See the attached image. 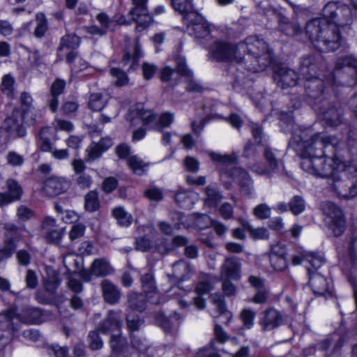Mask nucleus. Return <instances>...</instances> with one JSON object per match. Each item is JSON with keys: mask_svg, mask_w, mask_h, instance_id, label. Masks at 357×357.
Masks as SVG:
<instances>
[{"mask_svg": "<svg viewBox=\"0 0 357 357\" xmlns=\"http://www.w3.org/2000/svg\"><path fill=\"white\" fill-rule=\"evenodd\" d=\"M231 176L233 179L239 183L241 191L247 195H250L253 191L252 183L247 172L240 167H235L232 169L231 174L225 173L222 174V178Z\"/></svg>", "mask_w": 357, "mask_h": 357, "instance_id": "dca6fc26", "label": "nucleus"}, {"mask_svg": "<svg viewBox=\"0 0 357 357\" xmlns=\"http://www.w3.org/2000/svg\"><path fill=\"white\" fill-rule=\"evenodd\" d=\"M240 318L243 322V326L249 329L254 324L255 312L249 308L243 309L240 314Z\"/></svg>", "mask_w": 357, "mask_h": 357, "instance_id": "5fc2aeb1", "label": "nucleus"}, {"mask_svg": "<svg viewBox=\"0 0 357 357\" xmlns=\"http://www.w3.org/2000/svg\"><path fill=\"white\" fill-rule=\"evenodd\" d=\"M243 226L254 238H266L268 237V231L265 227L254 228L245 220H239Z\"/></svg>", "mask_w": 357, "mask_h": 357, "instance_id": "a19ab883", "label": "nucleus"}, {"mask_svg": "<svg viewBox=\"0 0 357 357\" xmlns=\"http://www.w3.org/2000/svg\"><path fill=\"white\" fill-rule=\"evenodd\" d=\"M48 353L52 357H66L68 349L59 345H52L48 348Z\"/></svg>", "mask_w": 357, "mask_h": 357, "instance_id": "338daca9", "label": "nucleus"}, {"mask_svg": "<svg viewBox=\"0 0 357 357\" xmlns=\"http://www.w3.org/2000/svg\"><path fill=\"white\" fill-rule=\"evenodd\" d=\"M336 69L350 68L353 75L357 78V58L352 55L340 57L335 63Z\"/></svg>", "mask_w": 357, "mask_h": 357, "instance_id": "7c9ffc66", "label": "nucleus"}, {"mask_svg": "<svg viewBox=\"0 0 357 357\" xmlns=\"http://www.w3.org/2000/svg\"><path fill=\"white\" fill-rule=\"evenodd\" d=\"M134 7L129 11V15L137 23L138 31L146 28L151 22L152 17L147 10L148 0H132Z\"/></svg>", "mask_w": 357, "mask_h": 357, "instance_id": "9d476101", "label": "nucleus"}, {"mask_svg": "<svg viewBox=\"0 0 357 357\" xmlns=\"http://www.w3.org/2000/svg\"><path fill=\"white\" fill-rule=\"evenodd\" d=\"M289 206L291 212L296 215L304 211L305 205L301 197L295 196L289 202Z\"/></svg>", "mask_w": 357, "mask_h": 357, "instance_id": "6e6d98bb", "label": "nucleus"}, {"mask_svg": "<svg viewBox=\"0 0 357 357\" xmlns=\"http://www.w3.org/2000/svg\"><path fill=\"white\" fill-rule=\"evenodd\" d=\"M7 192L6 193L13 199L17 201L20 199L23 190L20 183L13 178H8L6 181Z\"/></svg>", "mask_w": 357, "mask_h": 357, "instance_id": "f704fd0d", "label": "nucleus"}, {"mask_svg": "<svg viewBox=\"0 0 357 357\" xmlns=\"http://www.w3.org/2000/svg\"><path fill=\"white\" fill-rule=\"evenodd\" d=\"M142 288L144 293L149 294H155L157 287L154 275L152 273L144 274L141 278Z\"/></svg>", "mask_w": 357, "mask_h": 357, "instance_id": "c9c22d12", "label": "nucleus"}, {"mask_svg": "<svg viewBox=\"0 0 357 357\" xmlns=\"http://www.w3.org/2000/svg\"><path fill=\"white\" fill-rule=\"evenodd\" d=\"M80 44V38L74 34H68L61 38L58 51L75 50Z\"/></svg>", "mask_w": 357, "mask_h": 357, "instance_id": "2f4dec72", "label": "nucleus"}, {"mask_svg": "<svg viewBox=\"0 0 357 357\" xmlns=\"http://www.w3.org/2000/svg\"><path fill=\"white\" fill-rule=\"evenodd\" d=\"M241 264L236 257H226L220 268L222 278L238 280L241 277Z\"/></svg>", "mask_w": 357, "mask_h": 357, "instance_id": "412c9836", "label": "nucleus"}, {"mask_svg": "<svg viewBox=\"0 0 357 357\" xmlns=\"http://www.w3.org/2000/svg\"><path fill=\"white\" fill-rule=\"evenodd\" d=\"M317 70V63L314 56H303L301 61V71L305 77L313 76Z\"/></svg>", "mask_w": 357, "mask_h": 357, "instance_id": "c85d7f7f", "label": "nucleus"}, {"mask_svg": "<svg viewBox=\"0 0 357 357\" xmlns=\"http://www.w3.org/2000/svg\"><path fill=\"white\" fill-rule=\"evenodd\" d=\"M127 163L135 174L141 175L144 172V167H146V165L137 156L133 155L128 157L127 159Z\"/></svg>", "mask_w": 357, "mask_h": 357, "instance_id": "8fccbe9b", "label": "nucleus"}, {"mask_svg": "<svg viewBox=\"0 0 357 357\" xmlns=\"http://www.w3.org/2000/svg\"><path fill=\"white\" fill-rule=\"evenodd\" d=\"M241 56H243L241 66L251 72L265 70L272 61V50L263 39L257 36H249L238 43Z\"/></svg>", "mask_w": 357, "mask_h": 357, "instance_id": "7ed1b4c3", "label": "nucleus"}, {"mask_svg": "<svg viewBox=\"0 0 357 357\" xmlns=\"http://www.w3.org/2000/svg\"><path fill=\"white\" fill-rule=\"evenodd\" d=\"M282 321V317L280 313L273 308H270L264 312L260 324L264 331H271L279 326Z\"/></svg>", "mask_w": 357, "mask_h": 357, "instance_id": "b1692460", "label": "nucleus"}, {"mask_svg": "<svg viewBox=\"0 0 357 357\" xmlns=\"http://www.w3.org/2000/svg\"><path fill=\"white\" fill-rule=\"evenodd\" d=\"M253 214L258 219H268L271 215V208L265 203L259 204L253 208Z\"/></svg>", "mask_w": 357, "mask_h": 357, "instance_id": "3c124183", "label": "nucleus"}, {"mask_svg": "<svg viewBox=\"0 0 357 357\" xmlns=\"http://www.w3.org/2000/svg\"><path fill=\"white\" fill-rule=\"evenodd\" d=\"M205 193L204 204L209 207H215L222 198L219 191L211 185L206 188Z\"/></svg>", "mask_w": 357, "mask_h": 357, "instance_id": "72a5a7b5", "label": "nucleus"}, {"mask_svg": "<svg viewBox=\"0 0 357 357\" xmlns=\"http://www.w3.org/2000/svg\"><path fill=\"white\" fill-rule=\"evenodd\" d=\"M36 26L34 30L36 37L42 38L47 30V21L43 13H38L36 15Z\"/></svg>", "mask_w": 357, "mask_h": 357, "instance_id": "a18cd8bd", "label": "nucleus"}, {"mask_svg": "<svg viewBox=\"0 0 357 357\" xmlns=\"http://www.w3.org/2000/svg\"><path fill=\"white\" fill-rule=\"evenodd\" d=\"M113 272V268L109 263L103 258L96 259L93 261L91 266V273H89L84 271L82 274V278L86 282L91 280V275L97 277H104Z\"/></svg>", "mask_w": 357, "mask_h": 357, "instance_id": "6ab92c4d", "label": "nucleus"}, {"mask_svg": "<svg viewBox=\"0 0 357 357\" xmlns=\"http://www.w3.org/2000/svg\"><path fill=\"white\" fill-rule=\"evenodd\" d=\"M211 299L212 303L215 306L220 314L225 315L227 319V322H229L232 317V314L227 310L223 296L218 294H213L211 295Z\"/></svg>", "mask_w": 357, "mask_h": 357, "instance_id": "473e14b6", "label": "nucleus"}, {"mask_svg": "<svg viewBox=\"0 0 357 357\" xmlns=\"http://www.w3.org/2000/svg\"><path fill=\"white\" fill-rule=\"evenodd\" d=\"M17 317L22 323L38 324L42 322L43 312L37 307H26L17 314Z\"/></svg>", "mask_w": 357, "mask_h": 357, "instance_id": "a878e982", "label": "nucleus"}, {"mask_svg": "<svg viewBox=\"0 0 357 357\" xmlns=\"http://www.w3.org/2000/svg\"><path fill=\"white\" fill-rule=\"evenodd\" d=\"M119 114V108L115 105H109L107 109L100 115V121L103 123L110 122Z\"/></svg>", "mask_w": 357, "mask_h": 357, "instance_id": "13d9d810", "label": "nucleus"}, {"mask_svg": "<svg viewBox=\"0 0 357 357\" xmlns=\"http://www.w3.org/2000/svg\"><path fill=\"white\" fill-rule=\"evenodd\" d=\"M278 85L282 89L296 85L298 79L296 71L287 67H281L274 75Z\"/></svg>", "mask_w": 357, "mask_h": 357, "instance_id": "aec40b11", "label": "nucleus"}, {"mask_svg": "<svg viewBox=\"0 0 357 357\" xmlns=\"http://www.w3.org/2000/svg\"><path fill=\"white\" fill-rule=\"evenodd\" d=\"M303 257H305V261L312 266V268H310L311 270L318 269L324 263V259L323 257L317 253L305 251L303 253Z\"/></svg>", "mask_w": 357, "mask_h": 357, "instance_id": "49530a36", "label": "nucleus"}, {"mask_svg": "<svg viewBox=\"0 0 357 357\" xmlns=\"http://www.w3.org/2000/svg\"><path fill=\"white\" fill-rule=\"evenodd\" d=\"M17 319V313L13 308L8 309L0 313V331L6 332L8 335L13 336L20 329V326L13 322Z\"/></svg>", "mask_w": 357, "mask_h": 357, "instance_id": "f3484780", "label": "nucleus"}, {"mask_svg": "<svg viewBox=\"0 0 357 357\" xmlns=\"http://www.w3.org/2000/svg\"><path fill=\"white\" fill-rule=\"evenodd\" d=\"M110 75L114 79V84L116 86H126L129 82V77L127 74L119 68H111Z\"/></svg>", "mask_w": 357, "mask_h": 357, "instance_id": "37998d69", "label": "nucleus"}, {"mask_svg": "<svg viewBox=\"0 0 357 357\" xmlns=\"http://www.w3.org/2000/svg\"><path fill=\"white\" fill-rule=\"evenodd\" d=\"M173 276L181 280L188 277L191 273V268L189 264L183 260L174 263L173 265Z\"/></svg>", "mask_w": 357, "mask_h": 357, "instance_id": "e433bc0d", "label": "nucleus"}, {"mask_svg": "<svg viewBox=\"0 0 357 357\" xmlns=\"http://www.w3.org/2000/svg\"><path fill=\"white\" fill-rule=\"evenodd\" d=\"M271 266L277 271H282L287 267L286 257L270 256Z\"/></svg>", "mask_w": 357, "mask_h": 357, "instance_id": "680f3d73", "label": "nucleus"}, {"mask_svg": "<svg viewBox=\"0 0 357 357\" xmlns=\"http://www.w3.org/2000/svg\"><path fill=\"white\" fill-rule=\"evenodd\" d=\"M59 284L60 280L58 275L56 273H54L52 276H49L45 278L44 280V288L45 290L49 293L50 296L48 298H45L42 296L40 293H38L36 298L39 303L43 304L53 303L56 305L59 310L60 313H62L60 305L63 301V297L62 296L54 295Z\"/></svg>", "mask_w": 357, "mask_h": 357, "instance_id": "6e6552de", "label": "nucleus"}, {"mask_svg": "<svg viewBox=\"0 0 357 357\" xmlns=\"http://www.w3.org/2000/svg\"><path fill=\"white\" fill-rule=\"evenodd\" d=\"M130 116L132 117L130 121L135 124L137 119H139L144 125H149L155 122L156 116L152 110L146 109L142 105H137L135 109L130 111Z\"/></svg>", "mask_w": 357, "mask_h": 357, "instance_id": "393cba45", "label": "nucleus"}, {"mask_svg": "<svg viewBox=\"0 0 357 357\" xmlns=\"http://www.w3.org/2000/svg\"><path fill=\"white\" fill-rule=\"evenodd\" d=\"M309 275V283L315 294L324 295L329 291L330 284L327 280L319 273L307 268Z\"/></svg>", "mask_w": 357, "mask_h": 357, "instance_id": "4be33fe9", "label": "nucleus"}, {"mask_svg": "<svg viewBox=\"0 0 357 357\" xmlns=\"http://www.w3.org/2000/svg\"><path fill=\"white\" fill-rule=\"evenodd\" d=\"M322 18L306 24L305 32L315 47L320 51H334L341 45L340 29L353 22L351 8L344 4L328 2L322 10Z\"/></svg>", "mask_w": 357, "mask_h": 357, "instance_id": "f257e3e1", "label": "nucleus"}, {"mask_svg": "<svg viewBox=\"0 0 357 357\" xmlns=\"http://www.w3.org/2000/svg\"><path fill=\"white\" fill-rule=\"evenodd\" d=\"M84 207L88 211L93 212L98 209L100 203L97 192L92 190L89 192L84 198Z\"/></svg>", "mask_w": 357, "mask_h": 357, "instance_id": "79ce46f5", "label": "nucleus"}, {"mask_svg": "<svg viewBox=\"0 0 357 357\" xmlns=\"http://www.w3.org/2000/svg\"><path fill=\"white\" fill-rule=\"evenodd\" d=\"M127 304L130 310L143 312L146 308L145 296L136 292H131L128 294Z\"/></svg>", "mask_w": 357, "mask_h": 357, "instance_id": "bb28decb", "label": "nucleus"}, {"mask_svg": "<svg viewBox=\"0 0 357 357\" xmlns=\"http://www.w3.org/2000/svg\"><path fill=\"white\" fill-rule=\"evenodd\" d=\"M103 151L96 144L93 143L86 149V160L93 161L100 157Z\"/></svg>", "mask_w": 357, "mask_h": 357, "instance_id": "bf43d9fd", "label": "nucleus"}, {"mask_svg": "<svg viewBox=\"0 0 357 357\" xmlns=\"http://www.w3.org/2000/svg\"><path fill=\"white\" fill-rule=\"evenodd\" d=\"M338 146L333 149L334 157L326 158L325 153L320 154L312 159L301 160V167L306 172L320 178L331 177L338 169L345 170L349 158L357 157V132L351 130L348 135L347 149Z\"/></svg>", "mask_w": 357, "mask_h": 357, "instance_id": "f03ea898", "label": "nucleus"}, {"mask_svg": "<svg viewBox=\"0 0 357 357\" xmlns=\"http://www.w3.org/2000/svg\"><path fill=\"white\" fill-rule=\"evenodd\" d=\"M20 102L23 113H29L33 108V98L31 94L26 91H23L20 96Z\"/></svg>", "mask_w": 357, "mask_h": 357, "instance_id": "4d7b16f0", "label": "nucleus"}, {"mask_svg": "<svg viewBox=\"0 0 357 357\" xmlns=\"http://www.w3.org/2000/svg\"><path fill=\"white\" fill-rule=\"evenodd\" d=\"M172 5L183 17H188L191 13H196L193 10L191 0H172Z\"/></svg>", "mask_w": 357, "mask_h": 357, "instance_id": "58836bf2", "label": "nucleus"}, {"mask_svg": "<svg viewBox=\"0 0 357 357\" xmlns=\"http://www.w3.org/2000/svg\"><path fill=\"white\" fill-rule=\"evenodd\" d=\"M153 247V243L151 240L145 236L136 238L135 248L142 252L149 250Z\"/></svg>", "mask_w": 357, "mask_h": 357, "instance_id": "0e129e2a", "label": "nucleus"}, {"mask_svg": "<svg viewBox=\"0 0 357 357\" xmlns=\"http://www.w3.org/2000/svg\"><path fill=\"white\" fill-rule=\"evenodd\" d=\"M183 21L190 31L197 38H204L210 33V27L204 17L197 13H191L188 17H183Z\"/></svg>", "mask_w": 357, "mask_h": 357, "instance_id": "9b49d317", "label": "nucleus"}, {"mask_svg": "<svg viewBox=\"0 0 357 357\" xmlns=\"http://www.w3.org/2000/svg\"><path fill=\"white\" fill-rule=\"evenodd\" d=\"M315 109L329 126L336 127L343 122V110L340 106L331 105L324 100Z\"/></svg>", "mask_w": 357, "mask_h": 357, "instance_id": "1a4fd4ad", "label": "nucleus"}, {"mask_svg": "<svg viewBox=\"0 0 357 357\" xmlns=\"http://www.w3.org/2000/svg\"><path fill=\"white\" fill-rule=\"evenodd\" d=\"M211 56L218 61H227L241 66L243 56H241L238 43L234 45L227 41L218 40L211 46Z\"/></svg>", "mask_w": 357, "mask_h": 357, "instance_id": "0eeeda50", "label": "nucleus"}, {"mask_svg": "<svg viewBox=\"0 0 357 357\" xmlns=\"http://www.w3.org/2000/svg\"><path fill=\"white\" fill-rule=\"evenodd\" d=\"M321 209L328 228L334 236H341L346 229V220L340 208L333 202H324L321 205Z\"/></svg>", "mask_w": 357, "mask_h": 357, "instance_id": "423d86ee", "label": "nucleus"}, {"mask_svg": "<svg viewBox=\"0 0 357 357\" xmlns=\"http://www.w3.org/2000/svg\"><path fill=\"white\" fill-rule=\"evenodd\" d=\"M15 79L10 74L5 75L2 77L1 90L10 98L14 96Z\"/></svg>", "mask_w": 357, "mask_h": 357, "instance_id": "c03bdc74", "label": "nucleus"}, {"mask_svg": "<svg viewBox=\"0 0 357 357\" xmlns=\"http://www.w3.org/2000/svg\"><path fill=\"white\" fill-rule=\"evenodd\" d=\"M121 327V312L111 310L108 311L107 317L98 325V331L102 333H108L119 331Z\"/></svg>", "mask_w": 357, "mask_h": 357, "instance_id": "2eb2a0df", "label": "nucleus"}, {"mask_svg": "<svg viewBox=\"0 0 357 357\" xmlns=\"http://www.w3.org/2000/svg\"><path fill=\"white\" fill-rule=\"evenodd\" d=\"M142 53L140 50L139 43L137 41H136L134 47L132 52H126L125 53L123 56V61L126 63L128 62L129 61L132 60V63L130 66V68H134L135 64L137 63V60L142 57Z\"/></svg>", "mask_w": 357, "mask_h": 357, "instance_id": "864d4df0", "label": "nucleus"}, {"mask_svg": "<svg viewBox=\"0 0 357 357\" xmlns=\"http://www.w3.org/2000/svg\"><path fill=\"white\" fill-rule=\"evenodd\" d=\"M214 342L212 341L208 347L201 349L197 352V357H221L220 355L213 349Z\"/></svg>", "mask_w": 357, "mask_h": 357, "instance_id": "774afa93", "label": "nucleus"}, {"mask_svg": "<svg viewBox=\"0 0 357 357\" xmlns=\"http://www.w3.org/2000/svg\"><path fill=\"white\" fill-rule=\"evenodd\" d=\"M25 114L20 109L14 108L10 116L3 122L5 129L12 133H15L20 137H24L26 135V129L23 126Z\"/></svg>", "mask_w": 357, "mask_h": 357, "instance_id": "f8f14e48", "label": "nucleus"}, {"mask_svg": "<svg viewBox=\"0 0 357 357\" xmlns=\"http://www.w3.org/2000/svg\"><path fill=\"white\" fill-rule=\"evenodd\" d=\"M104 301L110 304L115 305L119 303L121 294L118 287L108 280H104L100 284Z\"/></svg>", "mask_w": 357, "mask_h": 357, "instance_id": "5701e85b", "label": "nucleus"}, {"mask_svg": "<svg viewBox=\"0 0 357 357\" xmlns=\"http://www.w3.org/2000/svg\"><path fill=\"white\" fill-rule=\"evenodd\" d=\"M53 126L56 130H62L68 132L72 131L74 128L72 122L60 118H56L54 120Z\"/></svg>", "mask_w": 357, "mask_h": 357, "instance_id": "052dcab7", "label": "nucleus"}, {"mask_svg": "<svg viewBox=\"0 0 357 357\" xmlns=\"http://www.w3.org/2000/svg\"><path fill=\"white\" fill-rule=\"evenodd\" d=\"M45 240L51 243H59L63 236V229L59 227L55 219L46 217L41 225Z\"/></svg>", "mask_w": 357, "mask_h": 357, "instance_id": "4468645a", "label": "nucleus"}, {"mask_svg": "<svg viewBox=\"0 0 357 357\" xmlns=\"http://www.w3.org/2000/svg\"><path fill=\"white\" fill-rule=\"evenodd\" d=\"M16 248V244L14 241L9 240L6 242L4 248L0 250V261L10 257Z\"/></svg>", "mask_w": 357, "mask_h": 357, "instance_id": "e2e57ef3", "label": "nucleus"}, {"mask_svg": "<svg viewBox=\"0 0 357 357\" xmlns=\"http://www.w3.org/2000/svg\"><path fill=\"white\" fill-rule=\"evenodd\" d=\"M324 82L317 77L310 76L305 77L304 84L306 96L312 101H317L315 105H318L324 99L322 98L324 96Z\"/></svg>", "mask_w": 357, "mask_h": 357, "instance_id": "ddd939ff", "label": "nucleus"}, {"mask_svg": "<svg viewBox=\"0 0 357 357\" xmlns=\"http://www.w3.org/2000/svg\"><path fill=\"white\" fill-rule=\"evenodd\" d=\"M345 170L338 169L333 175V188L340 197L349 199L357 195V170L352 158L347 162Z\"/></svg>", "mask_w": 357, "mask_h": 357, "instance_id": "39448f33", "label": "nucleus"}, {"mask_svg": "<svg viewBox=\"0 0 357 357\" xmlns=\"http://www.w3.org/2000/svg\"><path fill=\"white\" fill-rule=\"evenodd\" d=\"M70 186L69 182L62 177L52 176L45 182L43 191L47 195L53 197L66 192Z\"/></svg>", "mask_w": 357, "mask_h": 357, "instance_id": "a211bd4d", "label": "nucleus"}, {"mask_svg": "<svg viewBox=\"0 0 357 357\" xmlns=\"http://www.w3.org/2000/svg\"><path fill=\"white\" fill-rule=\"evenodd\" d=\"M197 197L193 191L181 190L175 195V199L182 207L190 208L195 204Z\"/></svg>", "mask_w": 357, "mask_h": 357, "instance_id": "cd10ccee", "label": "nucleus"}, {"mask_svg": "<svg viewBox=\"0 0 357 357\" xmlns=\"http://www.w3.org/2000/svg\"><path fill=\"white\" fill-rule=\"evenodd\" d=\"M109 345L113 353L119 354L126 346V340L119 335H112L110 337Z\"/></svg>", "mask_w": 357, "mask_h": 357, "instance_id": "de8ad7c7", "label": "nucleus"}, {"mask_svg": "<svg viewBox=\"0 0 357 357\" xmlns=\"http://www.w3.org/2000/svg\"><path fill=\"white\" fill-rule=\"evenodd\" d=\"M107 98L101 93H96L90 96L89 107L91 110L100 111L106 105Z\"/></svg>", "mask_w": 357, "mask_h": 357, "instance_id": "ea45409f", "label": "nucleus"}, {"mask_svg": "<svg viewBox=\"0 0 357 357\" xmlns=\"http://www.w3.org/2000/svg\"><path fill=\"white\" fill-rule=\"evenodd\" d=\"M142 75L145 79H150L153 77L157 70V66L149 62H144L142 66Z\"/></svg>", "mask_w": 357, "mask_h": 357, "instance_id": "69168bd1", "label": "nucleus"}, {"mask_svg": "<svg viewBox=\"0 0 357 357\" xmlns=\"http://www.w3.org/2000/svg\"><path fill=\"white\" fill-rule=\"evenodd\" d=\"M49 132L48 128H43L40 129L39 132V140L38 143L40 145V150L44 152H52V145L50 142V140L47 137V134Z\"/></svg>", "mask_w": 357, "mask_h": 357, "instance_id": "09e8293b", "label": "nucleus"}, {"mask_svg": "<svg viewBox=\"0 0 357 357\" xmlns=\"http://www.w3.org/2000/svg\"><path fill=\"white\" fill-rule=\"evenodd\" d=\"M296 141L298 143V151L302 160L307 158L312 159L320 155L329 146H331L333 149L344 146L335 136L321 132L310 135L307 130L302 131L299 139H296Z\"/></svg>", "mask_w": 357, "mask_h": 357, "instance_id": "20e7f679", "label": "nucleus"}, {"mask_svg": "<svg viewBox=\"0 0 357 357\" xmlns=\"http://www.w3.org/2000/svg\"><path fill=\"white\" fill-rule=\"evenodd\" d=\"M112 215L116 220L118 224L123 227L129 226L132 221V215L121 206L114 208L112 211Z\"/></svg>", "mask_w": 357, "mask_h": 357, "instance_id": "4c0bfd02", "label": "nucleus"}, {"mask_svg": "<svg viewBox=\"0 0 357 357\" xmlns=\"http://www.w3.org/2000/svg\"><path fill=\"white\" fill-rule=\"evenodd\" d=\"M197 224L200 227L212 225L216 234L219 236L223 235L227 231V227L219 222L211 220L207 215H202L197 220Z\"/></svg>", "mask_w": 357, "mask_h": 357, "instance_id": "c756f323", "label": "nucleus"}, {"mask_svg": "<svg viewBox=\"0 0 357 357\" xmlns=\"http://www.w3.org/2000/svg\"><path fill=\"white\" fill-rule=\"evenodd\" d=\"M209 156L213 161H216L220 164L227 165L234 163L236 160V156L232 155H222L215 152L209 153Z\"/></svg>", "mask_w": 357, "mask_h": 357, "instance_id": "603ef678", "label": "nucleus"}]
</instances>
